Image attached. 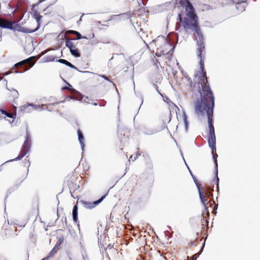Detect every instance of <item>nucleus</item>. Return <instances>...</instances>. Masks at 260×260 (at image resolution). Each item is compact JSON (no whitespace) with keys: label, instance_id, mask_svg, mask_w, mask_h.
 I'll return each instance as SVG.
<instances>
[{"label":"nucleus","instance_id":"nucleus-19","mask_svg":"<svg viewBox=\"0 0 260 260\" xmlns=\"http://www.w3.org/2000/svg\"><path fill=\"white\" fill-rule=\"evenodd\" d=\"M143 156L146 157L145 161L146 168L147 169H152L153 168V163L150 156L148 154H146L145 155H143Z\"/></svg>","mask_w":260,"mask_h":260},{"label":"nucleus","instance_id":"nucleus-20","mask_svg":"<svg viewBox=\"0 0 260 260\" xmlns=\"http://www.w3.org/2000/svg\"><path fill=\"white\" fill-rule=\"evenodd\" d=\"M73 218L75 223H79L78 218V206L77 205H75L73 209Z\"/></svg>","mask_w":260,"mask_h":260},{"label":"nucleus","instance_id":"nucleus-34","mask_svg":"<svg viewBox=\"0 0 260 260\" xmlns=\"http://www.w3.org/2000/svg\"><path fill=\"white\" fill-rule=\"evenodd\" d=\"M183 120H184V122L185 126L187 127V118H186V117L185 115L184 116Z\"/></svg>","mask_w":260,"mask_h":260},{"label":"nucleus","instance_id":"nucleus-11","mask_svg":"<svg viewBox=\"0 0 260 260\" xmlns=\"http://www.w3.org/2000/svg\"><path fill=\"white\" fill-rule=\"evenodd\" d=\"M106 195L103 196L99 200L94 201V202H89L84 200L80 201V203L82 205V206L87 209H92L95 208L99 204H100L103 199L105 198Z\"/></svg>","mask_w":260,"mask_h":260},{"label":"nucleus","instance_id":"nucleus-35","mask_svg":"<svg viewBox=\"0 0 260 260\" xmlns=\"http://www.w3.org/2000/svg\"><path fill=\"white\" fill-rule=\"evenodd\" d=\"M62 89H63V90L68 89V90H70L71 91H73V90H74V89H71V88H69V87H67V86L63 87L62 88Z\"/></svg>","mask_w":260,"mask_h":260},{"label":"nucleus","instance_id":"nucleus-44","mask_svg":"<svg viewBox=\"0 0 260 260\" xmlns=\"http://www.w3.org/2000/svg\"><path fill=\"white\" fill-rule=\"evenodd\" d=\"M15 231H16V227H15Z\"/></svg>","mask_w":260,"mask_h":260},{"label":"nucleus","instance_id":"nucleus-29","mask_svg":"<svg viewBox=\"0 0 260 260\" xmlns=\"http://www.w3.org/2000/svg\"><path fill=\"white\" fill-rule=\"evenodd\" d=\"M76 32H77V31H76V30H69L67 31L66 34L76 35Z\"/></svg>","mask_w":260,"mask_h":260},{"label":"nucleus","instance_id":"nucleus-9","mask_svg":"<svg viewBox=\"0 0 260 260\" xmlns=\"http://www.w3.org/2000/svg\"><path fill=\"white\" fill-rule=\"evenodd\" d=\"M0 120L2 119H6V118H10L11 119H7V120L10 123H12L14 122L15 117L16 116V113H12L8 111L7 110L0 108Z\"/></svg>","mask_w":260,"mask_h":260},{"label":"nucleus","instance_id":"nucleus-12","mask_svg":"<svg viewBox=\"0 0 260 260\" xmlns=\"http://www.w3.org/2000/svg\"><path fill=\"white\" fill-rule=\"evenodd\" d=\"M30 147V145L29 142L28 141L27 136H26V139L22 146V149H21L19 155H17V160L20 159L23 157H24L27 153V152L29 151Z\"/></svg>","mask_w":260,"mask_h":260},{"label":"nucleus","instance_id":"nucleus-37","mask_svg":"<svg viewBox=\"0 0 260 260\" xmlns=\"http://www.w3.org/2000/svg\"><path fill=\"white\" fill-rule=\"evenodd\" d=\"M217 206H218V205H216L214 206V210H215V209H216L217 208Z\"/></svg>","mask_w":260,"mask_h":260},{"label":"nucleus","instance_id":"nucleus-14","mask_svg":"<svg viewBox=\"0 0 260 260\" xmlns=\"http://www.w3.org/2000/svg\"><path fill=\"white\" fill-rule=\"evenodd\" d=\"M39 106L32 104L24 105L20 107V111L24 112H30L33 110H37Z\"/></svg>","mask_w":260,"mask_h":260},{"label":"nucleus","instance_id":"nucleus-17","mask_svg":"<svg viewBox=\"0 0 260 260\" xmlns=\"http://www.w3.org/2000/svg\"><path fill=\"white\" fill-rule=\"evenodd\" d=\"M208 142L211 150L213 152L216 151V138L215 135H208Z\"/></svg>","mask_w":260,"mask_h":260},{"label":"nucleus","instance_id":"nucleus-24","mask_svg":"<svg viewBox=\"0 0 260 260\" xmlns=\"http://www.w3.org/2000/svg\"><path fill=\"white\" fill-rule=\"evenodd\" d=\"M71 53L76 57H78L80 56V53L79 50L77 49L76 48L71 49L70 50Z\"/></svg>","mask_w":260,"mask_h":260},{"label":"nucleus","instance_id":"nucleus-2","mask_svg":"<svg viewBox=\"0 0 260 260\" xmlns=\"http://www.w3.org/2000/svg\"><path fill=\"white\" fill-rule=\"evenodd\" d=\"M199 39L197 41V54L198 58L200 59L199 63L200 65L201 75L199 76V81L193 83L191 79L188 76H186L189 82L192 91H200V90L204 89L205 87H210L208 78L206 75V72L204 70V61L203 53L205 52V45L203 41V37L201 35V29H200Z\"/></svg>","mask_w":260,"mask_h":260},{"label":"nucleus","instance_id":"nucleus-13","mask_svg":"<svg viewBox=\"0 0 260 260\" xmlns=\"http://www.w3.org/2000/svg\"><path fill=\"white\" fill-rule=\"evenodd\" d=\"M63 241L64 238L63 237H61L58 238V240L56 242L55 246L48 254V257L49 258L54 256L56 252L60 249L61 244L63 243Z\"/></svg>","mask_w":260,"mask_h":260},{"label":"nucleus","instance_id":"nucleus-42","mask_svg":"<svg viewBox=\"0 0 260 260\" xmlns=\"http://www.w3.org/2000/svg\"><path fill=\"white\" fill-rule=\"evenodd\" d=\"M16 11V7L14 8V12H15Z\"/></svg>","mask_w":260,"mask_h":260},{"label":"nucleus","instance_id":"nucleus-43","mask_svg":"<svg viewBox=\"0 0 260 260\" xmlns=\"http://www.w3.org/2000/svg\"><path fill=\"white\" fill-rule=\"evenodd\" d=\"M205 221L206 222H208L207 219H205Z\"/></svg>","mask_w":260,"mask_h":260},{"label":"nucleus","instance_id":"nucleus-6","mask_svg":"<svg viewBox=\"0 0 260 260\" xmlns=\"http://www.w3.org/2000/svg\"><path fill=\"white\" fill-rule=\"evenodd\" d=\"M174 48V46L172 47L167 40L163 39V43L161 46L157 47L155 55L158 57L166 55Z\"/></svg>","mask_w":260,"mask_h":260},{"label":"nucleus","instance_id":"nucleus-22","mask_svg":"<svg viewBox=\"0 0 260 260\" xmlns=\"http://www.w3.org/2000/svg\"><path fill=\"white\" fill-rule=\"evenodd\" d=\"M232 2L233 3L237 4V6H236L237 9H240L241 11H243L244 10V7H242L241 9H240V7L242 3L246 2V0H232Z\"/></svg>","mask_w":260,"mask_h":260},{"label":"nucleus","instance_id":"nucleus-33","mask_svg":"<svg viewBox=\"0 0 260 260\" xmlns=\"http://www.w3.org/2000/svg\"><path fill=\"white\" fill-rule=\"evenodd\" d=\"M137 150H137L135 155L137 156V157L138 158V157L140 156L141 155V152L140 151V148H138Z\"/></svg>","mask_w":260,"mask_h":260},{"label":"nucleus","instance_id":"nucleus-16","mask_svg":"<svg viewBox=\"0 0 260 260\" xmlns=\"http://www.w3.org/2000/svg\"><path fill=\"white\" fill-rule=\"evenodd\" d=\"M212 153L213 154V158L214 159V161L215 165V177H216V186L217 188L218 189L219 188V178L218 177V165H217V157H218L217 154L216 153V151H214L213 152L212 151Z\"/></svg>","mask_w":260,"mask_h":260},{"label":"nucleus","instance_id":"nucleus-21","mask_svg":"<svg viewBox=\"0 0 260 260\" xmlns=\"http://www.w3.org/2000/svg\"><path fill=\"white\" fill-rule=\"evenodd\" d=\"M77 134L78 136V140L81 144V147L82 148H83L85 146V144L84 143V138L82 134V133L80 131V129H78L77 131Z\"/></svg>","mask_w":260,"mask_h":260},{"label":"nucleus","instance_id":"nucleus-4","mask_svg":"<svg viewBox=\"0 0 260 260\" xmlns=\"http://www.w3.org/2000/svg\"><path fill=\"white\" fill-rule=\"evenodd\" d=\"M39 4H36L33 6L31 9V15L37 21L36 27L32 28L27 26H20L19 24H17V31L25 33H32L37 31L40 28L41 19L42 18V16L40 14L41 9L39 8Z\"/></svg>","mask_w":260,"mask_h":260},{"label":"nucleus","instance_id":"nucleus-36","mask_svg":"<svg viewBox=\"0 0 260 260\" xmlns=\"http://www.w3.org/2000/svg\"><path fill=\"white\" fill-rule=\"evenodd\" d=\"M197 257V254H194L192 257V260H196Z\"/></svg>","mask_w":260,"mask_h":260},{"label":"nucleus","instance_id":"nucleus-30","mask_svg":"<svg viewBox=\"0 0 260 260\" xmlns=\"http://www.w3.org/2000/svg\"><path fill=\"white\" fill-rule=\"evenodd\" d=\"M138 158L137 156L135 155H131L130 156V159H131L133 161H135Z\"/></svg>","mask_w":260,"mask_h":260},{"label":"nucleus","instance_id":"nucleus-28","mask_svg":"<svg viewBox=\"0 0 260 260\" xmlns=\"http://www.w3.org/2000/svg\"><path fill=\"white\" fill-rule=\"evenodd\" d=\"M214 204H215V202L214 201V200L213 199H210L209 200V202H208L207 203V204H206L207 205V206L208 207V206H209L210 207H211V206H212Z\"/></svg>","mask_w":260,"mask_h":260},{"label":"nucleus","instance_id":"nucleus-41","mask_svg":"<svg viewBox=\"0 0 260 260\" xmlns=\"http://www.w3.org/2000/svg\"><path fill=\"white\" fill-rule=\"evenodd\" d=\"M146 47H147V48H149V47L148 45V44H147L146 43Z\"/></svg>","mask_w":260,"mask_h":260},{"label":"nucleus","instance_id":"nucleus-15","mask_svg":"<svg viewBox=\"0 0 260 260\" xmlns=\"http://www.w3.org/2000/svg\"><path fill=\"white\" fill-rule=\"evenodd\" d=\"M198 190H199L200 199L201 200L202 203L204 204V205L205 207V210L206 211V214H207V216L208 217L209 216V212L208 210V206L206 204V202L207 201L208 197H207L206 196V194L204 193V192L201 191V189H200V188L199 187H198Z\"/></svg>","mask_w":260,"mask_h":260},{"label":"nucleus","instance_id":"nucleus-38","mask_svg":"<svg viewBox=\"0 0 260 260\" xmlns=\"http://www.w3.org/2000/svg\"><path fill=\"white\" fill-rule=\"evenodd\" d=\"M49 258V257L48 256L43 258L41 260H48V259Z\"/></svg>","mask_w":260,"mask_h":260},{"label":"nucleus","instance_id":"nucleus-1","mask_svg":"<svg viewBox=\"0 0 260 260\" xmlns=\"http://www.w3.org/2000/svg\"><path fill=\"white\" fill-rule=\"evenodd\" d=\"M200 93L201 100H198L194 104L195 113L198 116L207 114L208 120L209 133L208 135L215 134L213 124V113L214 107V97L210 87H205L204 89L198 91Z\"/></svg>","mask_w":260,"mask_h":260},{"label":"nucleus","instance_id":"nucleus-39","mask_svg":"<svg viewBox=\"0 0 260 260\" xmlns=\"http://www.w3.org/2000/svg\"><path fill=\"white\" fill-rule=\"evenodd\" d=\"M16 68V63L14 64L13 66V69H15Z\"/></svg>","mask_w":260,"mask_h":260},{"label":"nucleus","instance_id":"nucleus-18","mask_svg":"<svg viewBox=\"0 0 260 260\" xmlns=\"http://www.w3.org/2000/svg\"><path fill=\"white\" fill-rule=\"evenodd\" d=\"M75 41V39H69L66 38V46L70 49V50L76 48V45L78 43H76Z\"/></svg>","mask_w":260,"mask_h":260},{"label":"nucleus","instance_id":"nucleus-8","mask_svg":"<svg viewBox=\"0 0 260 260\" xmlns=\"http://www.w3.org/2000/svg\"><path fill=\"white\" fill-rule=\"evenodd\" d=\"M0 120L2 119H6V118H10L11 119H7V120L10 123H12L14 122L15 117L16 116V113H12L8 111L7 110L0 108Z\"/></svg>","mask_w":260,"mask_h":260},{"label":"nucleus","instance_id":"nucleus-7","mask_svg":"<svg viewBox=\"0 0 260 260\" xmlns=\"http://www.w3.org/2000/svg\"><path fill=\"white\" fill-rule=\"evenodd\" d=\"M27 5L28 0L17 1V24L26 12Z\"/></svg>","mask_w":260,"mask_h":260},{"label":"nucleus","instance_id":"nucleus-25","mask_svg":"<svg viewBox=\"0 0 260 260\" xmlns=\"http://www.w3.org/2000/svg\"><path fill=\"white\" fill-rule=\"evenodd\" d=\"M201 191L204 192V193L206 194V196L208 198H212L213 194L210 191L209 189L208 188H205L204 189L201 190Z\"/></svg>","mask_w":260,"mask_h":260},{"label":"nucleus","instance_id":"nucleus-26","mask_svg":"<svg viewBox=\"0 0 260 260\" xmlns=\"http://www.w3.org/2000/svg\"><path fill=\"white\" fill-rule=\"evenodd\" d=\"M75 35H76V36H77V40H79L82 38L87 39V38H86L85 37H82L81 35L78 31L76 32V34Z\"/></svg>","mask_w":260,"mask_h":260},{"label":"nucleus","instance_id":"nucleus-45","mask_svg":"<svg viewBox=\"0 0 260 260\" xmlns=\"http://www.w3.org/2000/svg\"><path fill=\"white\" fill-rule=\"evenodd\" d=\"M92 37H93V36H94V34H92Z\"/></svg>","mask_w":260,"mask_h":260},{"label":"nucleus","instance_id":"nucleus-27","mask_svg":"<svg viewBox=\"0 0 260 260\" xmlns=\"http://www.w3.org/2000/svg\"><path fill=\"white\" fill-rule=\"evenodd\" d=\"M99 76L100 77H102V78H104V79H105L106 80H107V81H109V82H112V81H111V80L110 79V78H109L108 77L106 76V75H99Z\"/></svg>","mask_w":260,"mask_h":260},{"label":"nucleus","instance_id":"nucleus-5","mask_svg":"<svg viewBox=\"0 0 260 260\" xmlns=\"http://www.w3.org/2000/svg\"><path fill=\"white\" fill-rule=\"evenodd\" d=\"M35 57H30L17 62V73H22L30 69L35 63Z\"/></svg>","mask_w":260,"mask_h":260},{"label":"nucleus","instance_id":"nucleus-10","mask_svg":"<svg viewBox=\"0 0 260 260\" xmlns=\"http://www.w3.org/2000/svg\"><path fill=\"white\" fill-rule=\"evenodd\" d=\"M0 27L13 30L15 31L16 30V23L12 22L0 17Z\"/></svg>","mask_w":260,"mask_h":260},{"label":"nucleus","instance_id":"nucleus-31","mask_svg":"<svg viewBox=\"0 0 260 260\" xmlns=\"http://www.w3.org/2000/svg\"><path fill=\"white\" fill-rule=\"evenodd\" d=\"M15 160H16V158H15L12 159H10V160H8V161H6L5 162L3 163V164L1 165V166H0V168H1L3 165H4V164H6V163H8V162H11V161H15ZM1 169L0 168V171H1Z\"/></svg>","mask_w":260,"mask_h":260},{"label":"nucleus","instance_id":"nucleus-3","mask_svg":"<svg viewBox=\"0 0 260 260\" xmlns=\"http://www.w3.org/2000/svg\"><path fill=\"white\" fill-rule=\"evenodd\" d=\"M178 3L185 8L186 16L183 18L182 14H178V19L184 28L187 31L188 29L195 30L197 34H199L200 27L198 25V17L195 14L194 8L188 0H177Z\"/></svg>","mask_w":260,"mask_h":260},{"label":"nucleus","instance_id":"nucleus-40","mask_svg":"<svg viewBox=\"0 0 260 260\" xmlns=\"http://www.w3.org/2000/svg\"><path fill=\"white\" fill-rule=\"evenodd\" d=\"M2 37L1 36V33L0 32V41H2Z\"/></svg>","mask_w":260,"mask_h":260},{"label":"nucleus","instance_id":"nucleus-23","mask_svg":"<svg viewBox=\"0 0 260 260\" xmlns=\"http://www.w3.org/2000/svg\"><path fill=\"white\" fill-rule=\"evenodd\" d=\"M58 62L64 64L71 68L76 69V67L73 64H72L71 62H69L67 60L63 59H59L58 60Z\"/></svg>","mask_w":260,"mask_h":260},{"label":"nucleus","instance_id":"nucleus-32","mask_svg":"<svg viewBox=\"0 0 260 260\" xmlns=\"http://www.w3.org/2000/svg\"><path fill=\"white\" fill-rule=\"evenodd\" d=\"M137 150H137L135 155L137 156V157L138 158V157L140 156L141 155V152L140 151V148H138Z\"/></svg>","mask_w":260,"mask_h":260}]
</instances>
